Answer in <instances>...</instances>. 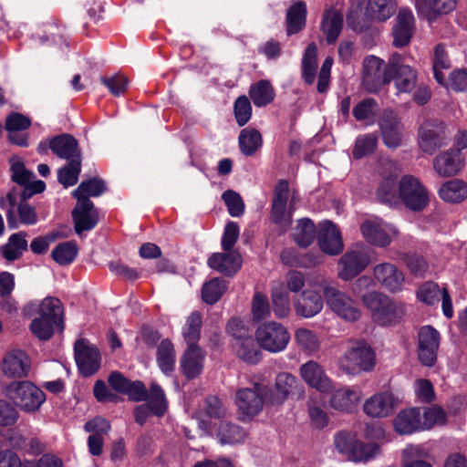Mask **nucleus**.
<instances>
[{"label": "nucleus", "mask_w": 467, "mask_h": 467, "mask_svg": "<svg viewBox=\"0 0 467 467\" xmlns=\"http://www.w3.org/2000/svg\"><path fill=\"white\" fill-rule=\"evenodd\" d=\"M273 310L276 317L285 318L290 313V297L283 287H275L272 291Z\"/></svg>", "instance_id": "obj_54"}, {"label": "nucleus", "mask_w": 467, "mask_h": 467, "mask_svg": "<svg viewBox=\"0 0 467 467\" xmlns=\"http://www.w3.org/2000/svg\"><path fill=\"white\" fill-rule=\"evenodd\" d=\"M227 285L224 280L213 278L205 283L202 289V296L205 303L213 305L216 303L223 293L226 291Z\"/></svg>", "instance_id": "obj_55"}, {"label": "nucleus", "mask_w": 467, "mask_h": 467, "mask_svg": "<svg viewBox=\"0 0 467 467\" xmlns=\"http://www.w3.org/2000/svg\"><path fill=\"white\" fill-rule=\"evenodd\" d=\"M249 95L256 107L271 103L275 98L272 86L266 80H261L250 88Z\"/></svg>", "instance_id": "obj_51"}, {"label": "nucleus", "mask_w": 467, "mask_h": 467, "mask_svg": "<svg viewBox=\"0 0 467 467\" xmlns=\"http://www.w3.org/2000/svg\"><path fill=\"white\" fill-rule=\"evenodd\" d=\"M420 417V408L410 407L401 410L393 419V429L400 435L422 431Z\"/></svg>", "instance_id": "obj_28"}, {"label": "nucleus", "mask_w": 467, "mask_h": 467, "mask_svg": "<svg viewBox=\"0 0 467 467\" xmlns=\"http://www.w3.org/2000/svg\"><path fill=\"white\" fill-rule=\"evenodd\" d=\"M51 150L59 158L66 160L78 159V142L70 135L63 134L50 140Z\"/></svg>", "instance_id": "obj_35"}, {"label": "nucleus", "mask_w": 467, "mask_h": 467, "mask_svg": "<svg viewBox=\"0 0 467 467\" xmlns=\"http://www.w3.org/2000/svg\"><path fill=\"white\" fill-rule=\"evenodd\" d=\"M202 327V317L198 312H192L188 318L182 329V336L189 346L196 345L200 337Z\"/></svg>", "instance_id": "obj_57"}, {"label": "nucleus", "mask_w": 467, "mask_h": 467, "mask_svg": "<svg viewBox=\"0 0 467 467\" xmlns=\"http://www.w3.org/2000/svg\"><path fill=\"white\" fill-rule=\"evenodd\" d=\"M440 333L431 326L422 327L418 334V356L424 366L431 367L437 358Z\"/></svg>", "instance_id": "obj_16"}, {"label": "nucleus", "mask_w": 467, "mask_h": 467, "mask_svg": "<svg viewBox=\"0 0 467 467\" xmlns=\"http://www.w3.org/2000/svg\"><path fill=\"white\" fill-rule=\"evenodd\" d=\"M156 360L158 367L165 375H170L175 367L176 354L173 344L168 340H162L157 347Z\"/></svg>", "instance_id": "obj_38"}, {"label": "nucleus", "mask_w": 467, "mask_h": 467, "mask_svg": "<svg viewBox=\"0 0 467 467\" xmlns=\"http://www.w3.org/2000/svg\"><path fill=\"white\" fill-rule=\"evenodd\" d=\"M439 196L448 202H461L467 197V184L462 180H451L439 189Z\"/></svg>", "instance_id": "obj_42"}, {"label": "nucleus", "mask_w": 467, "mask_h": 467, "mask_svg": "<svg viewBox=\"0 0 467 467\" xmlns=\"http://www.w3.org/2000/svg\"><path fill=\"white\" fill-rule=\"evenodd\" d=\"M366 441L352 432L340 431L334 437L336 449L354 462L367 463L381 455L382 445L388 441L384 428L379 423L367 424L363 430Z\"/></svg>", "instance_id": "obj_1"}, {"label": "nucleus", "mask_w": 467, "mask_h": 467, "mask_svg": "<svg viewBox=\"0 0 467 467\" xmlns=\"http://www.w3.org/2000/svg\"><path fill=\"white\" fill-rule=\"evenodd\" d=\"M446 420V412L438 406L421 409L420 422L422 431L430 430L436 425H442Z\"/></svg>", "instance_id": "obj_53"}, {"label": "nucleus", "mask_w": 467, "mask_h": 467, "mask_svg": "<svg viewBox=\"0 0 467 467\" xmlns=\"http://www.w3.org/2000/svg\"><path fill=\"white\" fill-rule=\"evenodd\" d=\"M363 392L357 386H344L334 390L329 398V406L339 411L350 412L360 402Z\"/></svg>", "instance_id": "obj_26"}, {"label": "nucleus", "mask_w": 467, "mask_h": 467, "mask_svg": "<svg viewBox=\"0 0 467 467\" xmlns=\"http://www.w3.org/2000/svg\"><path fill=\"white\" fill-rule=\"evenodd\" d=\"M370 19L368 0H352L347 15L348 25L355 31H362Z\"/></svg>", "instance_id": "obj_34"}, {"label": "nucleus", "mask_w": 467, "mask_h": 467, "mask_svg": "<svg viewBox=\"0 0 467 467\" xmlns=\"http://www.w3.org/2000/svg\"><path fill=\"white\" fill-rule=\"evenodd\" d=\"M464 166V159L459 150L450 149L433 159L432 167L440 177H451L459 173Z\"/></svg>", "instance_id": "obj_23"}, {"label": "nucleus", "mask_w": 467, "mask_h": 467, "mask_svg": "<svg viewBox=\"0 0 467 467\" xmlns=\"http://www.w3.org/2000/svg\"><path fill=\"white\" fill-rule=\"evenodd\" d=\"M105 191L104 182L99 179H90L82 182L78 187L73 192L75 198L79 201L80 199H88V197H97L102 194Z\"/></svg>", "instance_id": "obj_56"}, {"label": "nucleus", "mask_w": 467, "mask_h": 467, "mask_svg": "<svg viewBox=\"0 0 467 467\" xmlns=\"http://www.w3.org/2000/svg\"><path fill=\"white\" fill-rule=\"evenodd\" d=\"M315 235V225L309 219L299 220L296 226L294 228V240L300 246H308L314 241Z\"/></svg>", "instance_id": "obj_52"}, {"label": "nucleus", "mask_w": 467, "mask_h": 467, "mask_svg": "<svg viewBox=\"0 0 467 467\" xmlns=\"http://www.w3.org/2000/svg\"><path fill=\"white\" fill-rule=\"evenodd\" d=\"M317 47L315 43L307 46L302 59V74L305 81L312 84L316 78L317 67Z\"/></svg>", "instance_id": "obj_50"}, {"label": "nucleus", "mask_w": 467, "mask_h": 467, "mask_svg": "<svg viewBox=\"0 0 467 467\" xmlns=\"http://www.w3.org/2000/svg\"><path fill=\"white\" fill-rule=\"evenodd\" d=\"M363 238L371 245L386 247L398 236L397 228L378 217L366 219L360 224Z\"/></svg>", "instance_id": "obj_9"}, {"label": "nucleus", "mask_w": 467, "mask_h": 467, "mask_svg": "<svg viewBox=\"0 0 467 467\" xmlns=\"http://www.w3.org/2000/svg\"><path fill=\"white\" fill-rule=\"evenodd\" d=\"M237 357L248 364H255L261 359V351L249 334L233 343Z\"/></svg>", "instance_id": "obj_37"}, {"label": "nucleus", "mask_w": 467, "mask_h": 467, "mask_svg": "<svg viewBox=\"0 0 467 467\" xmlns=\"http://www.w3.org/2000/svg\"><path fill=\"white\" fill-rule=\"evenodd\" d=\"M376 365V355L365 340H352L338 359L339 368L346 374L357 376L371 371Z\"/></svg>", "instance_id": "obj_3"}, {"label": "nucleus", "mask_w": 467, "mask_h": 467, "mask_svg": "<svg viewBox=\"0 0 467 467\" xmlns=\"http://www.w3.org/2000/svg\"><path fill=\"white\" fill-rule=\"evenodd\" d=\"M369 249L361 244H355L338 261V276L348 281L361 273L369 264Z\"/></svg>", "instance_id": "obj_8"}, {"label": "nucleus", "mask_w": 467, "mask_h": 467, "mask_svg": "<svg viewBox=\"0 0 467 467\" xmlns=\"http://www.w3.org/2000/svg\"><path fill=\"white\" fill-rule=\"evenodd\" d=\"M238 140L240 150L246 156L254 155L263 143L260 132L250 128L242 130Z\"/></svg>", "instance_id": "obj_44"}, {"label": "nucleus", "mask_w": 467, "mask_h": 467, "mask_svg": "<svg viewBox=\"0 0 467 467\" xmlns=\"http://www.w3.org/2000/svg\"><path fill=\"white\" fill-rule=\"evenodd\" d=\"M1 370L5 376L10 379L26 378L31 370L30 358L23 350H11L4 356Z\"/></svg>", "instance_id": "obj_17"}, {"label": "nucleus", "mask_w": 467, "mask_h": 467, "mask_svg": "<svg viewBox=\"0 0 467 467\" xmlns=\"http://www.w3.org/2000/svg\"><path fill=\"white\" fill-rule=\"evenodd\" d=\"M27 248L25 233H16L9 237L8 243L1 249L3 257L9 261L17 259Z\"/></svg>", "instance_id": "obj_47"}, {"label": "nucleus", "mask_w": 467, "mask_h": 467, "mask_svg": "<svg viewBox=\"0 0 467 467\" xmlns=\"http://www.w3.org/2000/svg\"><path fill=\"white\" fill-rule=\"evenodd\" d=\"M216 435L222 444L229 445L242 443L246 438V433L241 427L227 421L219 423Z\"/></svg>", "instance_id": "obj_43"}, {"label": "nucleus", "mask_w": 467, "mask_h": 467, "mask_svg": "<svg viewBox=\"0 0 467 467\" xmlns=\"http://www.w3.org/2000/svg\"><path fill=\"white\" fill-rule=\"evenodd\" d=\"M432 67L436 81L441 85H444L445 76L442 69H448L450 67V60L444 47L441 45H438L434 50Z\"/></svg>", "instance_id": "obj_60"}, {"label": "nucleus", "mask_w": 467, "mask_h": 467, "mask_svg": "<svg viewBox=\"0 0 467 467\" xmlns=\"http://www.w3.org/2000/svg\"><path fill=\"white\" fill-rule=\"evenodd\" d=\"M204 358V352L197 345L187 348L181 358V368L186 378L193 379L201 374Z\"/></svg>", "instance_id": "obj_32"}, {"label": "nucleus", "mask_w": 467, "mask_h": 467, "mask_svg": "<svg viewBox=\"0 0 467 467\" xmlns=\"http://www.w3.org/2000/svg\"><path fill=\"white\" fill-rule=\"evenodd\" d=\"M78 254V247L72 242L57 244L52 251V258L61 265L71 264Z\"/></svg>", "instance_id": "obj_59"}, {"label": "nucleus", "mask_w": 467, "mask_h": 467, "mask_svg": "<svg viewBox=\"0 0 467 467\" xmlns=\"http://www.w3.org/2000/svg\"><path fill=\"white\" fill-rule=\"evenodd\" d=\"M398 404L399 400L392 393L382 391L366 400L363 410L368 417L385 418L392 414Z\"/></svg>", "instance_id": "obj_20"}, {"label": "nucleus", "mask_w": 467, "mask_h": 467, "mask_svg": "<svg viewBox=\"0 0 467 467\" xmlns=\"http://www.w3.org/2000/svg\"><path fill=\"white\" fill-rule=\"evenodd\" d=\"M38 317L62 323L63 307L56 297H47L38 304Z\"/></svg>", "instance_id": "obj_49"}, {"label": "nucleus", "mask_w": 467, "mask_h": 467, "mask_svg": "<svg viewBox=\"0 0 467 467\" xmlns=\"http://www.w3.org/2000/svg\"><path fill=\"white\" fill-rule=\"evenodd\" d=\"M256 343L264 350L270 353L284 351L290 342V333L281 323L267 321L260 324L255 329Z\"/></svg>", "instance_id": "obj_5"}, {"label": "nucleus", "mask_w": 467, "mask_h": 467, "mask_svg": "<svg viewBox=\"0 0 467 467\" xmlns=\"http://www.w3.org/2000/svg\"><path fill=\"white\" fill-rule=\"evenodd\" d=\"M402 313V305L387 296L381 303V306L372 316V318L380 325L386 326L393 323Z\"/></svg>", "instance_id": "obj_36"}, {"label": "nucleus", "mask_w": 467, "mask_h": 467, "mask_svg": "<svg viewBox=\"0 0 467 467\" xmlns=\"http://www.w3.org/2000/svg\"><path fill=\"white\" fill-rule=\"evenodd\" d=\"M384 145L389 149L400 147L404 140V128L399 115L390 109L384 110L378 119Z\"/></svg>", "instance_id": "obj_11"}, {"label": "nucleus", "mask_w": 467, "mask_h": 467, "mask_svg": "<svg viewBox=\"0 0 467 467\" xmlns=\"http://www.w3.org/2000/svg\"><path fill=\"white\" fill-rule=\"evenodd\" d=\"M414 16L408 8H402L399 11L393 26V44L395 47H404L408 45L414 32Z\"/></svg>", "instance_id": "obj_30"}, {"label": "nucleus", "mask_w": 467, "mask_h": 467, "mask_svg": "<svg viewBox=\"0 0 467 467\" xmlns=\"http://www.w3.org/2000/svg\"><path fill=\"white\" fill-rule=\"evenodd\" d=\"M397 4L394 0H368V9L371 20L383 22L388 20L395 12Z\"/></svg>", "instance_id": "obj_48"}, {"label": "nucleus", "mask_w": 467, "mask_h": 467, "mask_svg": "<svg viewBox=\"0 0 467 467\" xmlns=\"http://www.w3.org/2000/svg\"><path fill=\"white\" fill-rule=\"evenodd\" d=\"M208 265L211 268L225 274H235L242 265L241 255L237 251H227L225 253L213 254L208 259Z\"/></svg>", "instance_id": "obj_33"}, {"label": "nucleus", "mask_w": 467, "mask_h": 467, "mask_svg": "<svg viewBox=\"0 0 467 467\" xmlns=\"http://www.w3.org/2000/svg\"><path fill=\"white\" fill-rule=\"evenodd\" d=\"M294 339L298 348L307 355H313L320 348L321 341L318 335L308 328H297Z\"/></svg>", "instance_id": "obj_39"}, {"label": "nucleus", "mask_w": 467, "mask_h": 467, "mask_svg": "<svg viewBox=\"0 0 467 467\" xmlns=\"http://www.w3.org/2000/svg\"><path fill=\"white\" fill-rule=\"evenodd\" d=\"M320 290H322V287L310 286L307 284V288L294 298V308L298 316L310 318L322 311L324 300L320 295Z\"/></svg>", "instance_id": "obj_15"}, {"label": "nucleus", "mask_w": 467, "mask_h": 467, "mask_svg": "<svg viewBox=\"0 0 467 467\" xmlns=\"http://www.w3.org/2000/svg\"><path fill=\"white\" fill-rule=\"evenodd\" d=\"M268 388L255 382L253 387L241 388L235 394V404L243 420H251L258 415L266 404Z\"/></svg>", "instance_id": "obj_6"}, {"label": "nucleus", "mask_w": 467, "mask_h": 467, "mask_svg": "<svg viewBox=\"0 0 467 467\" xmlns=\"http://www.w3.org/2000/svg\"><path fill=\"white\" fill-rule=\"evenodd\" d=\"M30 123V119L20 113L10 114L5 121V128L9 131V140L19 146H26V138L17 135L16 131L26 130Z\"/></svg>", "instance_id": "obj_41"}, {"label": "nucleus", "mask_w": 467, "mask_h": 467, "mask_svg": "<svg viewBox=\"0 0 467 467\" xmlns=\"http://www.w3.org/2000/svg\"><path fill=\"white\" fill-rule=\"evenodd\" d=\"M295 202L294 194H290L289 185L286 181L281 180L277 182L273 197L272 218L276 223H283L291 217V211H287V202Z\"/></svg>", "instance_id": "obj_24"}, {"label": "nucleus", "mask_w": 467, "mask_h": 467, "mask_svg": "<svg viewBox=\"0 0 467 467\" xmlns=\"http://www.w3.org/2000/svg\"><path fill=\"white\" fill-rule=\"evenodd\" d=\"M398 194L403 203L412 211L423 210L430 202L429 193L419 178L407 174L399 182Z\"/></svg>", "instance_id": "obj_7"}, {"label": "nucleus", "mask_w": 467, "mask_h": 467, "mask_svg": "<svg viewBox=\"0 0 467 467\" xmlns=\"http://www.w3.org/2000/svg\"><path fill=\"white\" fill-rule=\"evenodd\" d=\"M445 139V129L442 122L428 120L420 129L419 145L426 153L432 154L444 144Z\"/></svg>", "instance_id": "obj_19"}, {"label": "nucleus", "mask_w": 467, "mask_h": 467, "mask_svg": "<svg viewBox=\"0 0 467 467\" xmlns=\"http://www.w3.org/2000/svg\"><path fill=\"white\" fill-rule=\"evenodd\" d=\"M317 241L320 249L330 255L340 254L344 247L338 228L330 221L319 224Z\"/></svg>", "instance_id": "obj_25"}, {"label": "nucleus", "mask_w": 467, "mask_h": 467, "mask_svg": "<svg viewBox=\"0 0 467 467\" xmlns=\"http://www.w3.org/2000/svg\"><path fill=\"white\" fill-rule=\"evenodd\" d=\"M375 280L389 293H400L403 290L406 277L403 272L394 264L384 262L373 268Z\"/></svg>", "instance_id": "obj_14"}, {"label": "nucleus", "mask_w": 467, "mask_h": 467, "mask_svg": "<svg viewBox=\"0 0 467 467\" xmlns=\"http://www.w3.org/2000/svg\"><path fill=\"white\" fill-rule=\"evenodd\" d=\"M298 372L302 380L318 392L328 393L333 389L332 379L318 362L308 360L299 367Z\"/></svg>", "instance_id": "obj_13"}, {"label": "nucleus", "mask_w": 467, "mask_h": 467, "mask_svg": "<svg viewBox=\"0 0 467 467\" xmlns=\"http://www.w3.org/2000/svg\"><path fill=\"white\" fill-rule=\"evenodd\" d=\"M342 25V15L337 10L329 9L324 14L321 28L326 35L327 43L332 44L337 39Z\"/></svg>", "instance_id": "obj_40"}, {"label": "nucleus", "mask_w": 467, "mask_h": 467, "mask_svg": "<svg viewBox=\"0 0 467 467\" xmlns=\"http://www.w3.org/2000/svg\"><path fill=\"white\" fill-rule=\"evenodd\" d=\"M442 295V289L434 282H425L417 290V298L426 304L434 305L440 300Z\"/></svg>", "instance_id": "obj_63"}, {"label": "nucleus", "mask_w": 467, "mask_h": 467, "mask_svg": "<svg viewBox=\"0 0 467 467\" xmlns=\"http://www.w3.org/2000/svg\"><path fill=\"white\" fill-rule=\"evenodd\" d=\"M310 286L322 287L327 307L340 319L356 322L360 319L362 311L357 302L346 292L331 286L323 275H316L308 278Z\"/></svg>", "instance_id": "obj_2"}, {"label": "nucleus", "mask_w": 467, "mask_h": 467, "mask_svg": "<svg viewBox=\"0 0 467 467\" xmlns=\"http://www.w3.org/2000/svg\"><path fill=\"white\" fill-rule=\"evenodd\" d=\"M148 400L147 404L140 405L135 409V420L140 424L146 421L150 411L156 416H162L166 411L167 403L164 392L156 383H151Z\"/></svg>", "instance_id": "obj_22"}, {"label": "nucleus", "mask_w": 467, "mask_h": 467, "mask_svg": "<svg viewBox=\"0 0 467 467\" xmlns=\"http://www.w3.org/2000/svg\"><path fill=\"white\" fill-rule=\"evenodd\" d=\"M75 359L78 369L85 377L94 374L100 366L99 352L96 347L84 339L75 343Z\"/></svg>", "instance_id": "obj_18"}, {"label": "nucleus", "mask_w": 467, "mask_h": 467, "mask_svg": "<svg viewBox=\"0 0 467 467\" xmlns=\"http://www.w3.org/2000/svg\"><path fill=\"white\" fill-rule=\"evenodd\" d=\"M397 93H410L417 84V73L411 67H402L392 75Z\"/></svg>", "instance_id": "obj_46"}, {"label": "nucleus", "mask_w": 467, "mask_h": 467, "mask_svg": "<svg viewBox=\"0 0 467 467\" xmlns=\"http://www.w3.org/2000/svg\"><path fill=\"white\" fill-rule=\"evenodd\" d=\"M300 387V384L294 375L288 372L277 374L275 380L274 389H268L267 405L283 404L294 391Z\"/></svg>", "instance_id": "obj_21"}, {"label": "nucleus", "mask_w": 467, "mask_h": 467, "mask_svg": "<svg viewBox=\"0 0 467 467\" xmlns=\"http://www.w3.org/2000/svg\"><path fill=\"white\" fill-rule=\"evenodd\" d=\"M8 397L26 412L37 411L46 400L44 391L31 381H15L6 389Z\"/></svg>", "instance_id": "obj_4"}, {"label": "nucleus", "mask_w": 467, "mask_h": 467, "mask_svg": "<svg viewBox=\"0 0 467 467\" xmlns=\"http://www.w3.org/2000/svg\"><path fill=\"white\" fill-rule=\"evenodd\" d=\"M457 0H416L415 7L429 22L447 15L456 8Z\"/></svg>", "instance_id": "obj_31"}, {"label": "nucleus", "mask_w": 467, "mask_h": 467, "mask_svg": "<svg viewBox=\"0 0 467 467\" xmlns=\"http://www.w3.org/2000/svg\"><path fill=\"white\" fill-rule=\"evenodd\" d=\"M400 173V166L398 162L386 160L382 162L379 174L381 181L377 191L378 199L386 203H393L397 200L396 179Z\"/></svg>", "instance_id": "obj_12"}, {"label": "nucleus", "mask_w": 467, "mask_h": 467, "mask_svg": "<svg viewBox=\"0 0 467 467\" xmlns=\"http://www.w3.org/2000/svg\"><path fill=\"white\" fill-rule=\"evenodd\" d=\"M75 230L78 234L93 229L99 221V214L89 199H80L73 211Z\"/></svg>", "instance_id": "obj_27"}, {"label": "nucleus", "mask_w": 467, "mask_h": 467, "mask_svg": "<svg viewBox=\"0 0 467 467\" xmlns=\"http://www.w3.org/2000/svg\"><path fill=\"white\" fill-rule=\"evenodd\" d=\"M392 79L389 70H387L383 59L376 56H368L363 61L362 83L369 92H377L389 84Z\"/></svg>", "instance_id": "obj_10"}, {"label": "nucleus", "mask_w": 467, "mask_h": 467, "mask_svg": "<svg viewBox=\"0 0 467 467\" xmlns=\"http://www.w3.org/2000/svg\"><path fill=\"white\" fill-rule=\"evenodd\" d=\"M59 323L43 318L40 317H35L30 324V330L34 336L40 340H47L54 334L55 326H59Z\"/></svg>", "instance_id": "obj_61"}, {"label": "nucleus", "mask_w": 467, "mask_h": 467, "mask_svg": "<svg viewBox=\"0 0 467 467\" xmlns=\"http://www.w3.org/2000/svg\"><path fill=\"white\" fill-rule=\"evenodd\" d=\"M378 138L375 134H364L357 138L353 149V156L356 159L363 158L374 152L377 147Z\"/></svg>", "instance_id": "obj_62"}, {"label": "nucleus", "mask_w": 467, "mask_h": 467, "mask_svg": "<svg viewBox=\"0 0 467 467\" xmlns=\"http://www.w3.org/2000/svg\"><path fill=\"white\" fill-rule=\"evenodd\" d=\"M109 383L114 390L127 395L131 400L140 401L148 398L146 388L142 382H131L119 372H112L109 377Z\"/></svg>", "instance_id": "obj_29"}, {"label": "nucleus", "mask_w": 467, "mask_h": 467, "mask_svg": "<svg viewBox=\"0 0 467 467\" xmlns=\"http://www.w3.org/2000/svg\"><path fill=\"white\" fill-rule=\"evenodd\" d=\"M378 110V106L373 99H366L356 105L353 109V115L358 121H363L366 125H371L374 122V117Z\"/></svg>", "instance_id": "obj_58"}, {"label": "nucleus", "mask_w": 467, "mask_h": 467, "mask_svg": "<svg viewBox=\"0 0 467 467\" xmlns=\"http://www.w3.org/2000/svg\"><path fill=\"white\" fill-rule=\"evenodd\" d=\"M306 5L304 2H297L290 6L286 15L287 33L289 35L299 32L306 24Z\"/></svg>", "instance_id": "obj_45"}, {"label": "nucleus", "mask_w": 467, "mask_h": 467, "mask_svg": "<svg viewBox=\"0 0 467 467\" xmlns=\"http://www.w3.org/2000/svg\"><path fill=\"white\" fill-rule=\"evenodd\" d=\"M80 172V161L71 160L68 165L58 171V181L65 187L72 186L77 183Z\"/></svg>", "instance_id": "obj_64"}]
</instances>
